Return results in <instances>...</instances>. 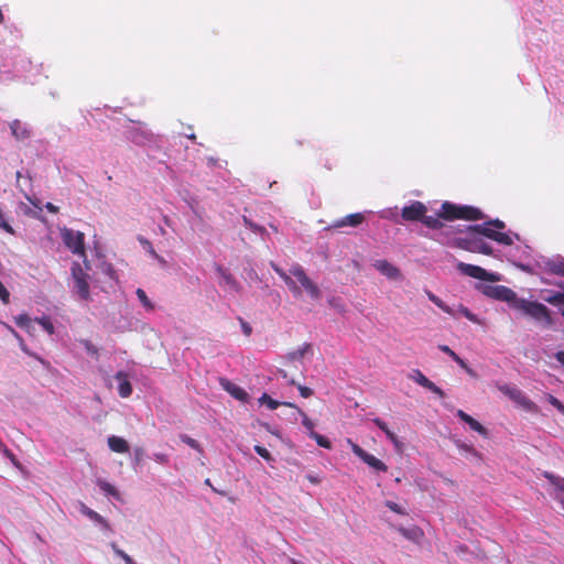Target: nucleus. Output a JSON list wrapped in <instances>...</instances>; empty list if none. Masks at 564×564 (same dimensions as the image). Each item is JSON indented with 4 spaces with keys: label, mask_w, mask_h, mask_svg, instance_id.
I'll return each instance as SVG.
<instances>
[{
    "label": "nucleus",
    "mask_w": 564,
    "mask_h": 564,
    "mask_svg": "<svg viewBox=\"0 0 564 564\" xmlns=\"http://www.w3.org/2000/svg\"><path fill=\"white\" fill-rule=\"evenodd\" d=\"M297 389H299V392L300 394L303 397V398H308L313 394V390L307 388V387H304V386H301L299 384L297 386Z\"/></svg>",
    "instance_id": "51"
},
{
    "label": "nucleus",
    "mask_w": 564,
    "mask_h": 564,
    "mask_svg": "<svg viewBox=\"0 0 564 564\" xmlns=\"http://www.w3.org/2000/svg\"><path fill=\"white\" fill-rule=\"evenodd\" d=\"M558 286L564 290V283H560ZM543 299L545 302L553 305H564V292H554Z\"/></svg>",
    "instance_id": "33"
},
{
    "label": "nucleus",
    "mask_w": 564,
    "mask_h": 564,
    "mask_svg": "<svg viewBox=\"0 0 564 564\" xmlns=\"http://www.w3.org/2000/svg\"><path fill=\"white\" fill-rule=\"evenodd\" d=\"M141 242L155 259H158L160 262H164V260L153 250L151 243L148 240H141Z\"/></svg>",
    "instance_id": "49"
},
{
    "label": "nucleus",
    "mask_w": 564,
    "mask_h": 564,
    "mask_svg": "<svg viewBox=\"0 0 564 564\" xmlns=\"http://www.w3.org/2000/svg\"><path fill=\"white\" fill-rule=\"evenodd\" d=\"M503 228L505 224L498 219L482 225L469 226L466 237L458 239V247L470 252L491 254L492 249L485 238L492 239L505 246L512 245L513 237L519 239L518 235L511 236L501 232L500 230Z\"/></svg>",
    "instance_id": "1"
},
{
    "label": "nucleus",
    "mask_w": 564,
    "mask_h": 564,
    "mask_svg": "<svg viewBox=\"0 0 564 564\" xmlns=\"http://www.w3.org/2000/svg\"><path fill=\"white\" fill-rule=\"evenodd\" d=\"M259 403L260 404H264L267 405L270 410H275L278 409L280 405H286V406H290V408H296L293 403L291 402H279L276 400H273L269 394L267 393H263L260 398H259Z\"/></svg>",
    "instance_id": "31"
},
{
    "label": "nucleus",
    "mask_w": 564,
    "mask_h": 564,
    "mask_svg": "<svg viewBox=\"0 0 564 564\" xmlns=\"http://www.w3.org/2000/svg\"><path fill=\"white\" fill-rule=\"evenodd\" d=\"M300 416L302 417V424L306 429L308 436H312V432H314L315 424L314 422L300 409L295 408Z\"/></svg>",
    "instance_id": "38"
},
{
    "label": "nucleus",
    "mask_w": 564,
    "mask_h": 564,
    "mask_svg": "<svg viewBox=\"0 0 564 564\" xmlns=\"http://www.w3.org/2000/svg\"><path fill=\"white\" fill-rule=\"evenodd\" d=\"M135 295L138 297V300L140 301V303L142 304V306L151 312L154 310V304L152 303V301L148 297L147 293L144 292V290L142 289H137L135 291Z\"/></svg>",
    "instance_id": "35"
},
{
    "label": "nucleus",
    "mask_w": 564,
    "mask_h": 564,
    "mask_svg": "<svg viewBox=\"0 0 564 564\" xmlns=\"http://www.w3.org/2000/svg\"><path fill=\"white\" fill-rule=\"evenodd\" d=\"M76 509L90 521H93L104 532H111L109 522L95 510L87 507L84 502L77 501Z\"/></svg>",
    "instance_id": "12"
},
{
    "label": "nucleus",
    "mask_w": 564,
    "mask_h": 564,
    "mask_svg": "<svg viewBox=\"0 0 564 564\" xmlns=\"http://www.w3.org/2000/svg\"><path fill=\"white\" fill-rule=\"evenodd\" d=\"M425 294L429 297V300L434 303L438 308H441L446 314L456 317V312L454 307L448 306L443 300H441L438 296H436L433 292L425 290Z\"/></svg>",
    "instance_id": "26"
},
{
    "label": "nucleus",
    "mask_w": 564,
    "mask_h": 564,
    "mask_svg": "<svg viewBox=\"0 0 564 564\" xmlns=\"http://www.w3.org/2000/svg\"><path fill=\"white\" fill-rule=\"evenodd\" d=\"M482 292L489 297L507 302L511 308L518 297L514 291L505 285H486Z\"/></svg>",
    "instance_id": "10"
},
{
    "label": "nucleus",
    "mask_w": 564,
    "mask_h": 564,
    "mask_svg": "<svg viewBox=\"0 0 564 564\" xmlns=\"http://www.w3.org/2000/svg\"><path fill=\"white\" fill-rule=\"evenodd\" d=\"M456 312V317L458 314L466 317L468 321L475 324H481V321L473 313L470 312L466 306L459 304L456 308H454Z\"/></svg>",
    "instance_id": "34"
},
{
    "label": "nucleus",
    "mask_w": 564,
    "mask_h": 564,
    "mask_svg": "<svg viewBox=\"0 0 564 564\" xmlns=\"http://www.w3.org/2000/svg\"><path fill=\"white\" fill-rule=\"evenodd\" d=\"M538 265L547 273L564 276V258L560 254L550 258L540 257Z\"/></svg>",
    "instance_id": "11"
},
{
    "label": "nucleus",
    "mask_w": 564,
    "mask_h": 564,
    "mask_svg": "<svg viewBox=\"0 0 564 564\" xmlns=\"http://www.w3.org/2000/svg\"><path fill=\"white\" fill-rule=\"evenodd\" d=\"M9 128L12 137L19 141H24L31 137V130L29 126L18 119L11 121Z\"/></svg>",
    "instance_id": "20"
},
{
    "label": "nucleus",
    "mask_w": 564,
    "mask_h": 564,
    "mask_svg": "<svg viewBox=\"0 0 564 564\" xmlns=\"http://www.w3.org/2000/svg\"><path fill=\"white\" fill-rule=\"evenodd\" d=\"M465 371H466L469 376H471V377H475V376H476L475 371H474L471 368H469V367H467V368L465 369Z\"/></svg>",
    "instance_id": "64"
},
{
    "label": "nucleus",
    "mask_w": 564,
    "mask_h": 564,
    "mask_svg": "<svg viewBox=\"0 0 564 564\" xmlns=\"http://www.w3.org/2000/svg\"><path fill=\"white\" fill-rule=\"evenodd\" d=\"M44 207L46 208V210L53 214H56L58 212V207L52 203H46Z\"/></svg>",
    "instance_id": "59"
},
{
    "label": "nucleus",
    "mask_w": 564,
    "mask_h": 564,
    "mask_svg": "<svg viewBox=\"0 0 564 564\" xmlns=\"http://www.w3.org/2000/svg\"><path fill=\"white\" fill-rule=\"evenodd\" d=\"M456 415L466 424H468L473 431L479 433L482 436H487L488 431L469 414L465 413L463 410H457Z\"/></svg>",
    "instance_id": "24"
},
{
    "label": "nucleus",
    "mask_w": 564,
    "mask_h": 564,
    "mask_svg": "<svg viewBox=\"0 0 564 564\" xmlns=\"http://www.w3.org/2000/svg\"><path fill=\"white\" fill-rule=\"evenodd\" d=\"M61 237H62L64 245L74 254L85 257V245H84L85 236L83 232L70 229V228H63L61 230Z\"/></svg>",
    "instance_id": "6"
},
{
    "label": "nucleus",
    "mask_w": 564,
    "mask_h": 564,
    "mask_svg": "<svg viewBox=\"0 0 564 564\" xmlns=\"http://www.w3.org/2000/svg\"><path fill=\"white\" fill-rule=\"evenodd\" d=\"M28 200L37 209V214L40 212H42V206H41V202L36 198H31L29 196H26Z\"/></svg>",
    "instance_id": "56"
},
{
    "label": "nucleus",
    "mask_w": 564,
    "mask_h": 564,
    "mask_svg": "<svg viewBox=\"0 0 564 564\" xmlns=\"http://www.w3.org/2000/svg\"><path fill=\"white\" fill-rule=\"evenodd\" d=\"M409 378L420 384L421 387L432 391L433 393L437 394L440 398H443L445 395L444 391L437 387L434 382H432L429 378H426L420 370H413Z\"/></svg>",
    "instance_id": "16"
},
{
    "label": "nucleus",
    "mask_w": 564,
    "mask_h": 564,
    "mask_svg": "<svg viewBox=\"0 0 564 564\" xmlns=\"http://www.w3.org/2000/svg\"><path fill=\"white\" fill-rule=\"evenodd\" d=\"M438 349L448 355L452 359L457 358V354L446 345H440Z\"/></svg>",
    "instance_id": "52"
},
{
    "label": "nucleus",
    "mask_w": 564,
    "mask_h": 564,
    "mask_svg": "<svg viewBox=\"0 0 564 564\" xmlns=\"http://www.w3.org/2000/svg\"><path fill=\"white\" fill-rule=\"evenodd\" d=\"M101 272L109 279V280H117L116 271L112 268L110 263L104 262L100 265Z\"/></svg>",
    "instance_id": "44"
},
{
    "label": "nucleus",
    "mask_w": 564,
    "mask_h": 564,
    "mask_svg": "<svg viewBox=\"0 0 564 564\" xmlns=\"http://www.w3.org/2000/svg\"><path fill=\"white\" fill-rule=\"evenodd\" d=\"M273 267V270L279 274V276L284 281V283L288 285V288L290 289V291L293 293V295L295 297H299L301 296L302 294V290H301V286H299L296 284V282L292 279V274L289 272L286 273L285 271H283L281 268L276 267V265H272Z\"/></svg>",
    "instance_id": "23"
},
{
    "label": "nucleus",
    "mask_w": 564,
    "mask_h": 564,
    "mask_svg": "<svg viewBox=\"0 0 564 564\" xmlns=\"http://www.w3.org/2000/svg\"><path fill=\"white\" fill-rule=\"evenodd\" d=\"M457 269L460 273L471 276V278H475V279H478V280H481V281L496 282V281L500 280L498 273L488 272L487 270H485L478 265L468 264L465 262H458Z\"/></svg>",
    "instance_id": "8"
},
{
    "label": "nucleus",
    "mask_w": 564,
    "mask_h": 564,
    "mask_svg": "<svg viewBox=\"0 0 564 564\" xmlns=\"http://www.w3.org/2000/svg\"><path fill=\"white\" fill-rule=\"evenodd\" d=\"M311 438L315 440L317 445L321 447L330 448V446H332L329 440H327L325 436H323L316 432H312Z\"/></svg>",
    "instance_id": "43"
},
{
    "label": "nucleus",
    "mask_w": 564,
    "mask_h": 564,
    "mask_svg": "<svg viewBox=\"0 0 564 564\" xmlns=\"http://www.w3.org/2000/svg\"><path fill=\"white\" fill-rule=\"evenodd\" d=\"M379 217L382 219H388L391 221H394L395 224H400V217H399V208L397 206L389 207L380 210L378 213Z\"/></svg>",
    "instance_id": "32"
},
{
    "label": "nucleus",
    "mask_w": 564,
    "mask_h": 564,
    "mask_svg": "<svg viewBox=\"0 0 564 564\" xmlns=\"http://www.w3.org/2000/svg\"><path fill=\"white\" fill-rule=\"evenodd\" d=\"M110 546H111L112 551L115 552V554L117 556H119L120 558H122L126 564H131L132 563L133 558L130 555H128L124 551L119 549L116 543H111Z\"/></svg>",
    "instance_id": "42"
},
{
    "label": "nucleus",
    "mask_w": 564,
    "mask_h": 564,
    "mask_svg": "<svg viewBox=\"0 0 564 564\" xmlns=\"http://www.w3.org/2000/svg\"><path fill=\"white\" fill-rule=\"evenodd\" d=\"M306 478L308 481H311L312 484H318L321 480L318 478V476L316 475H313V474H307L306 475Z\"/></svg>",
    "instance_id": "62"
},
{
    "label": "nucleus",
    "mask_w": 564,
    "mask_h": 564,
    "mask_svg": "<svg viewBox=\"0 0 564 564\" xmlns=\"http://www.w3.org/2000/svg\"><path fill=\"white\" fill-rule=\"evenodd\" d=\"M453 360L464 370L468 367V365L458 355L457 358H454Z\"/></svg>",
    "instance_id": "61"
},
{
    "label": "nucleus",
    "mask_w": 564,
    "mask_h": 564,
    "mask_svg": "<svg viewBox=\"0 0 564 564\" xmlns=\"http://www.w3.org/2000/svg\"><path fill=\"white\" fill-rule=\"evenodd\" d=\"M14 321L20 328L26 330L30 334H32L35 330V319H32L26 314L15 316Z\"/></svg>",
    "instance_id": "28"
},
{
    "label": "nucleus",
    "mask_w": 564,
    "mask_h": 564,
    "mask_svg": "<svg viewBox=\"0 0 564 564\" xmlns=\"http://www.w3.org/2000/svg\"><path fill=\"white\" fill-rule=\"evenodd\" d=\"M372 422L386 434L388 440L393 444L394 449L398 453L403 451V443L398 438V436L388 427L387 423L381 419L376 417Z\"/></svg>",
    "instance_id": "21"
},
{
    "label": "nucleus",
    "mask_w": 564,
    "mask_h": 564,
    "mask_svg": "<svg viewBox=\"0 0 564 564\" xmlns=\"http://www.w3.org/2000/svg\"><path fill=\"white\" fill-rule=\"evenodd\" d=\"M386 506L393 512L398 513V514H406V510L404 507L393 502V501H390V500H387L386 501Z\"/></svg>",
    "instance_id": "46"
},
{
    "label": "nucleus",
    "mask_w": 564,
    "mask_h": 564,
    "mask_svg": "<svg viewBox=\"0 0 564 564\" xmlns=\"http://www.w3.org/2000/svg\"><path fill=\"white\" fill-rule=\"evenodd\" d=\"M498 390L508 397L511 401H513L522 410L530 413H538L539 406L531 401L527 394L520 390L518 387L508 383H499L497 384Z\"/></svg>",
    "instance_id": "5"
},
{
    "label": "nucleus",
    "mask_w": 564,
    "mask_h": 564,
    "mask_svg": "<svg viewBox=\"0 0 564 564\" xmlns=\"http://www.w3.org/2000/svg\"><path fill=\"white\" fill-rule=\"evenodd\" d=\"M35 324L40 325L42 329L46 332L48 335L54 334V325L48 317L43 316L40 318H35Z\"/></svg>",
    "instance_id": "36"
},
{
    "label": "nucleus",
    "mask_w": 564,
    "mask_h": 564,
    "mask_svg": "<svg viewBox=\"0 0 564 564\" xmlns=\"http://www.w3.org/2000/svg\"><path fill=\"white\" fill-rule=\"evenodd\" d=\"M20 209H21L24 214H26V215H30V216L35 217V218H39L37 212L32 210V209H31V207H29L28 205H25V204H23V203L21 204Z\"/></svg>",
    "instance_id": "53"
},
{
    "label": "nucleus",
    "mask_w": 564,
    "mask_h": 564,
    "mask_svg": "<svg viewBox=\"0 0 564 564\" xmlns=\"http://www.w3.org/2000/svg\"><path fill=\"white\" fill-rule=\"evenodd\" d=\"M83 345H84L86 351L89 355H91V356H96L97 355L98 350H97V348L90 341L84 340Z\"/></svg>",
    "instance_id": "50"
},
{
    "label": "nucleus",
    "mask_w": 564,
    "mask_h": 564,
    "mask_svg": "<svg viewBox=\"0 0 564 564\" xmlns=\"http://www.w3.org/2000/svg\"><path fill=\"white\" fill-rule=\"evenodd\" d=\"M216 271H217L218 279H219V285L221 288H224L225 290H227L229 292H238L239 291V283L228 272V270L218 265Z\"/></svg>",
    "instance_id": "17"
},
{
    "label": "nucleus",
    "mask_w": 564,
    "mask_h": 564,
    "mask_svg": "<svg viewBox=\"0 0 564 564\" xmlns=\"http://www.w3.org/2000/svg\"><path fill=\"white\" fill-rule=\"evenodd\" d=\"M127 138L135 144H144L151 139L150 131L142 123L131 126L126 131Z\"/></svg>",
    "instance_id": "14"
},
{
    "label": "nucleus",
    "mask_w": 564,
    "mask_h": 564,
    "mask_svg": "<svg viewBox=\"0 0 564 564\" xmlns=\"http://www.w3.org/2000/svg\"><path fill=\"white\" fill-rule=\"evenodd\" d=\"M438 216L447 220L457 218L475 220L482 218V214L478 208L471 206H459L448 202H445L442 205Z\"/></svg>",
    "instance_id": "4"
},
{
    "label": "nucleus",
    "mask_w": 564,
    "mask_h": 564,
    "mask_svg": "<svg viewBox=\"0 0 564 564\" xmlns=\"http://www.w3.org/2000/svg\"><path fill=\"white\" fill-rule=\"evenodd\" d=\"M290 273L293 275V278L296 279V281L300 283V285L307 292V294L313 300H318L321 297V290L307 276L304 269L297 264L294 263L290 268Z\"/></svg>",
    "instance_id": "7"
},
{
    "label": "nucleus",
    "mask_w": 564,
    "mask_h": 564,
    "mask_svg": "<svg viewBox=\"0 0 564 564\" xmlns=\"http://www.w3.org/2000/svg\"><path fill=\"white\" fill-rule=\"evenodd\" d=\"M107 443H108L109 448L112 452L120 453V454H124V453L129 452L128 442L120 436L111 435L108 437Z\"/></svg>",
    "instance_id": "25"
},
{
    "label": "nucleus",
    "mask_w": 564,
    "mask_h": 564,
    "mask_svg": "<svg viewBox=\"0 0 564 564\" xmlns=\"http://www.w3.org/2000/svg\"><path fill=\"white\" fill-rule=\"evenodd\" d=\"M420 221H422L425 226L433 229L440 228L442 225L441 220L437 217L426 216V214H424Z\"/></svg>",
    "instance_id": "41"
},
{
    "label": "nucleus",
    "mask_w": 564,
    "mask_h": 564,
    "mask_svg": "<svg viewBox=\"0 0 564 564\" xmlns=\"http://www.w3.org/2000/svg\"><path fill=\"white\" fill-rule=\"evenodd\" d=\"M373 268L389 280L399 281L402 279L400 269L387 260H376Z\"/></svg>",
    "instance_id": "15"
},
{
    "label": "nucleus",
    "mask_w": 564,
    "mask_h": 564,
    "mask_svg": "<svg viewBox=\"0 0 564 564\" xmlns=\"http://www.w3.org/2000/svg\"><path fill=\"white\" fill-rule=\"evenodd\" d=\"M364 220H365V213L350 214V215L343 217L341 219L335 220L326 229H336V228H341L345 226L357 227Z\"/></svg>",
    "instance_id": "19"
},
{
    "label": "nucleus",
    "mask_w": 564,
    "mask_h": 564,
    "mask_svg": "<svg viewBox=\"0 0 564 564\" xmlns=\"http://www.w3.org/2000/svg\"><path fill=\"white\" fill-rule=\"evenodd\" d=\"M426 212L427 208L422 202L414 200L401 209V218L406 221L421 220Z\"/></svg>",
    "instance_id": "13"
},
{
    "label": "nucleus",
    "mask_w": 564,
    "mask_h": 564,
    "mask_svg": "<svg viewBox=\"0 0 564 564\" xmlns=\"http://www.w3.org/2000/svg\"><path fill=\"white\" fill-rule=\"evenodd\" d=\"M347 443L350 446L352 453L357 457H359L365 464H367L370 468L375 469L376 471L382 473H386L388 470V466L383 462H381L373 455L367 453L358 444L354 443L351 440H348Z\"/></svg>",
    "instance_id": "9"
},
{
    "label": "nucleus",
    "mask_w": 564,
    "mask_h": 564,
    "mask_svg": "<svg viewBox=\"0 0 564 564\" xmlns=\"http://www.w3.org/2000/svg\"><path fill=\"white\" fill-rule=\"evenodd\" d=\"M512 308L532 318L535 323L543 327H551L553 325L550 310L540 302L530 301L518 296Z\"/></svg>",
    "instance_id": "2"
},
{
    "label": "nucleus",
    "mask_w": 564,
    "mask_h": 564,
    "mask_svg": "<svg viewBox=\"0 0 564 564\" xmlns=\"http://www.w3.org/2000/svg\"><path fill=\"white\" fill-rule=\"evenodd\" d=\"M545 401L553 405L562 415H564V404L554 395L550 393L544 394Z\"/></svg>",
    "instance_id": "40"
},
{
    "label": "nucleus",
    "mask_w": 564,
    "mask_h": 564,
    "mask_svg": "<svg viewBox=\"0 0 564 564\" xmlns=\"http://www.w3.org/2000/svg\"><path fill=\"white\" fill-rule=\"evenodd\" d=\"M152 458L160 464L169 463V456L163 453H153Z\"/></svg>",
    "instance_id": "47"
},
{
    "label": "nucleus",
    "mask_w": 564,
    "mask_h": 564,
    "mask_svg": "<svg viewBox=\"0 0 564 564\" xmlns=\"http://www.w3.org/2000/svg\"><path fill=\"white\" fill-rule=\"evenodd\" d=\"M240 322H241V328H242L243 334L246 336H249L251 334V332H252L251 326L247 322H245L242 319H240Z\"/></svg>",
    "instance_id": "55"
},
{
    "label": "nucleus",
    "mask_w": 564,
    "mask_h": 564,
    "mask_svg": "<svg viewBox=\"0 0 564 564\" xmlns=\"http://www.w3.org/2000/svg\"><path fill=\"white\" fill-rule=\"evenodd\" d=\"M398 531L408 540L419 542L423 536V532L420 528L413 525L411 528H398Z\"/></svg>",
    "instance_id": "29"
},
{
    "label": "nucleus",
    "mask_w": 564,
    "mask_h": 564,
    "mask_svg": "<svg viewBox=\"0 0 564 564\" xmlns=\"http://www.w3.org/2000/svg\"><path fill=\"white\" fill-rule=\"evenodd\" d=\"M84 263L86 270L78 262H74L72 264V292L77 296L79 301L87 302L90 299L88 283L89 274L87 273V270H89L90 268L86 259H84Z\"/></svg>",
    "instance_id": "3"
},
{
    "label": "nucleus",
    "mask_w": 564,
    "mask_h": 564,
    "mask_svg": "<svg viewBox=\"0 0 564 564\" xmlns=\"http://www.w3.org/2000/svg\"><path fill=\"white\" fill-rule=\"evenodd\" d=\"M180 440L189 447H192L193 449L197 451L198 453H203V448L199 445V443L196 440L188 436L187 434H181Z\"/></svg>",
    "instance_id": "39"
},
{
    "label": "nucleus",
    "mask_w": 564,
    "mask_h": 564,
    "mask_svg": "<svg viewBox=\"0 0 564 564\" xmlns=\"http://www.w3.org/2000/svg\"><path fill=\"white\" fill-rule=\"evenodd\" d=\"M220 384L232 398L242 402L248 400L249 395L241 387L230 382L227 379H221Z\"/></svg>",
    "instance_id": "22"
},
{
    "label": "nucleus",
    "mask_w": 564,
    "mask_h": 564,
    "mask_svg": "<svg viewBox=\"0 0 564 564\" xmlns=\"http://www.w3.org/2000/svg\"><path fill=\"white\" fill-rule=\"evenodd\" d=\"M142 454H143V449L142 448H135V451H134V459H133V466L134 467L140 464Z\"/></svg>",
    "instance_id": "54"
},
{
    "label": "nucleus",
    "mask_w": 564,
    "mask_h": 564,
    "mask_svg": "<svg viewBox=\"0 0 564 564\" xmlns=\"http://www.w3.org/2000/svg\"><path fill=\"white\" fill-rule=\"evenodd\" d=\"M545 478L550 481V484L557 491L556 498L564 499V478L560 476H555L550 473H545Z\"/></svg>",
    "instance_id": "30"
},
{
    "label": "nucleus",
    "mask_w": 564,
    "mask_h": 564,
    "mask_svg": "<svg viewBox=\"0 0 564 564\" xmlns=\"http://www.w3.org/2000/svg\"><path fill=\"white\" fill-rule=\"evenodd\" d=\"M279 376H281L282 378L286 379L288 378V373L285 370H282V369H279L278 372H276Z\"/></svg>",
    "instance_id": "63"
},
{
    "label": "nucleus",
    "mask_w": 564,
    "mask_h": 564,
    "mask_svg": "<svg viewBox=\"0 0 564 564\" xmlns=\"http://www.w3.org/2000/svg\"><path fill=\"white\" fill-rule=\"evenodd\" d=\"M28 200L37 209V214L40 212H42V206H41V202L36 198H31L29 196H26Z\"/></svg>",
    "instance_id": "57"
},
{
    "label": "nucleus",
    "mask_w": 564,
    "mask_h": 564,
    "mask_svg": "<svg viewBox=\"0 0 564 564\" xmlns=\"http://www.w3.org/2000/svg\"><path fill=\"white\" fill-rule=\"evenodd\" d=\"M113 379L118 382V393L121 398H129L132 394V386L130 382V376L128 372L120 370Z\"/></svg>",
    "instance_id": "18"
},
{
    "label": "nucleus",
    "mask_w": 564,
    "mask_h": 564,
    "mask_svg": "<svg viewBox=\"0 0 564 564\" xmlns=\"http://www.w3.org/2000/svg\"><path fill=\"white\" fill-rule=\"evenodd\" d=\"M458 447L477 456L476 451L471 446H468L466 444H458Z\"/></svg>",
    "instance_id": "60"
},
{
    "label": "nucleus",
    "mask_w": 564,
    "mask_h": 564,
    "mask_svg": "<svg viewBox=\"0 0 564 564\" xmlns=\"http://www.w3.org/2000/svg\"><path fill=\"white\" fill-rule=\"evenodd\" d=\"M254 452H256L259 456H261L264 460H267V462H269V463L273 460V458H272V456H271L270 452H269L267 448H264L263 446L256 445V446H254Z\"/></svg>",
    "instance_id": "45"
},
{
    "label": "nucleus",
    "mask_w": 564,
    "mask_h": 564,
    "mask_svg": "<svg viewBox=\"0 0 564 564\" xmlns=\"http://www.w3.org/2000/svg\"><path fill=\"white\" fill-rule=\"evenodd\" d=\"M9 297H10L9 291L7 290V288L0 281V300L3 303H8L9 302Z\"/></svg>",
    "instance_id": "48"
},
{
    "label": "nucleus",
    "mask_w": 564,
    "mask_h": 564,
    "mask_svg": "<svg viewBox=\"0 0 564 564\" xmlns=\"http://www.w3.org/2000/svg\"><path fill=\"white\" fill-rule=\"evenodd\" d=\"M310 348H311V346L308 344H304L303 346H301L296 350L290 352L288 355V359L291 360V361L299 360V359L304 357V355L310 350Z\"/></svg>",
    "instance_id": "37"
},
{
    "label": "nucleus",
    "mask_w": 564,
    "mask_h": 564,
    "mask_svg": "<svg viewBox=\"0 0 564 564\" xmlns=\"http://www.w3.org/2000/svg\"><path fill=\"white\" fill-rule=\"evenodd\" d=\"M554 358L564 367V350L555 352Z\"/></svg>",
    "instance_id": "58"
},
{
    "label": "nucleus",
    "mask_w": 564,
    "mask_h": 564,
    "mask_svg": "<svg viewBox=\"0 0 564 564\" xmlns=\"http://www.w3.org/2000/svg\"><path fill=\"white\" fill-rule=\"evenodd\" d=\"M96 485L106 496H110L117 500L120 499V492L118 491V489L106 479L98 478L96 480Z\"/></svg>",
    "instance_id": "27"
}]
</instances>
